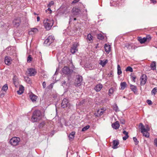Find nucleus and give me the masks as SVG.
<instances>
[{"instance_id": "obj_1", "label": "nucleus", "mask_w": 157, "mask_h": 157, "mask_svg": "<svg viewBox=\"0 0 157 157\" xmlns=\"http://www.w3.org/2000/svg\"><path fill=\"white\" fill-rule=\"evenodd\" d=\"M41 118L42 115L41 112L39 110H37L33 112L31 118V120L33 122H36L40 120Z\"/></svg>"}, {"instance_id": "obj_2", "label": "nucleus", "mask_w": 157, "mask_h": 157, "mask_svg": "<svg viewBox=\"0 0 157 157\" xmlns=\"http://www.w3.org/2000/svg\"><path fill=\"white\" fill-rule=\"evenodd\" d=\"M44 26L48 30H50L53 25L54 21L52 19H45L44 21Z\"/></svg>"}, {"instance_id": "obj_3", "label": "nucleus", "mask_w": 157, "mask_h": 157, "mask_svg": "<svg viewBox=\"0 0 157 157\" xmlns=\"http://www.w3.org/2000/svg\"><path fill=\"white\" fill-rule=\"evenodd\" d=\"M62 72L63 74L70 76L71 75L73 71L70 69L69 67L67 66L64 67L62 70Z\"/></svg>"}, {"instance_id": "obj_4", "label": "nucleus", "mask_w": 157, "mask_h": 157, "mask_svg": "<svg viewBox=\"0 0 157 157\" xmlns=\"http://www.w3.org/2000/svg\"><path fill=\"white\" fill-rule=\"evenodd\" d=\"M20 141V139L19 137H13L10 140V144L13 146H16L18 144Z\"/></svg>"}, {"instance_id": "obj_5", "label": "nucleus", "mask_w": 157, "mask_h": 157, "mask_svg": "<svg viewBox=\"0 0 157 157\" xmlns=\"http://www.w3.org/2000/svg\"><path fill=\"white\" fill-rule=\"evenodd\" d=\"M82 77L80 75L76 76L75 84L76 86H79L82 84Z\"/></svg>"}, {"instance_id": "obj_6", "label": "nucleus", "mask_w": 157, "mask_h": 157, "mask_svg": "<svg viewBox=\"0 0 157 157\" xmlns=\"http://www.w3.org/2000/svg\"><path fill=\"white\" fill-rule=\"evenodd\" d=\"M55 38L54 36L52 35L49 36L44 41V44L46 45H49L53 42Z\"/></svg>"}, {"instance_id": "obj_7", "label": "nucleus", "mask_w": 157, "mask_h": 157, "mask_svg": "<svg viewBox=\"0 0 157 157\" xmlns=\"http://www.w3.org/2000/svg\"><path fill=\"white\" fill-rule=\"evenodd\" d=\"M21 22V18L19 17H15L13 21V25L16 27H18L20 25Z\"/></svg>"}, {"instance_id": "obj_8", "label": "nucleus", "mask_w": 157, "mask_h": 157, "mask_svg": "<svg viewBox=\"0 0 157 157\" xmlns=\"http://www.w3.org/2000/svg\"><path fill=\"white\" fill-rule=\"evenodd\" d=\"M70 103L68 100L66 98H64L62 100L61 105V107L63 108H65L68 107L70 105Z\"/></svg>"}, {"instance_id": "obj_9", "label": "nucleus", "mask_w": 157, "mask_h": 157, "mask_svg": "<svg viewBox=\"0 0 157 157\" xmlns=\"http://www.w3.org/2000/svg\"><path fill=\"white\" fill-rule=\"evenodd\" d=\"M124 2V0H111L110 2V6H114L115 4L119 5L122 4Z\"/></svg>"}, {"instance_id": "obj_10", "label": "nucleus", "mask_w": 157, "mask_h": 157, "mask_svg": "<svg viewBox=\"0 0 157 157\" xmlns=\"http://www.w3.org/2000/svg\"><path fill=\"white\" fill-rule=\"evenodd\" d=\"M147 77L146 75L145 74L142 75L140 77V82L141 85H144L147 81Z\"/></svg>"}, {"instance_id": "obj_11", "label": "nucleus", "mask_w": 157, "mask_h": 157, "mask_svg": "<svg viewBox=\"0 0 157 157\" xmlns=\"http://www.w3.org/2000/svg\"><path fill=\"white\" fill-rule=\"evenodd\" d=\"M28 74L29 76H34L36 73V70L33 68H29L28 69Z\"/></svg>"}, {"instance_id": "obj_12", "label": "nucleus", "mask_w": 157, "mask_h": 157, "mask_svg": "<svg viewBox=\"0 0 157 157\" xmlns=\"http://www.w3.org/2000/svg\"><path fill=\"white\" fill-rule=\"evenodd\" d=\"M78 44L75 43L71 46L70 51L72 54H75L76 52L78 51Z\"/></svg>"}, {"instance_id": "obj_13", "label": "nucleus", "mask_w": 157, "mask_h": 157, "mask_svg": "<svg viewBox=\"0 0 157 157\" xmlns=\"http://www.w3.org/2000/svg\"><path fill=\"white\" fill-rule=\"evenodd\" d=\"M80 10L78 8L76 7H73L72 10V13L73 15H77L79 13Z\"/></svg>"}, {"instance_id": "obj_14", "label": "nucleus", "mask_w": 157, "mask_h": 157, "mask_svg": "<svg viewBox=\"0 0 157 157\" xmlns=\"http://www.w3.org/2000/svg\"><path fill=\"white\" fill-rule=\"evenodd\" d=\"M103 86L102 84L101 83L97 84L96 85L94 88V90L97 92L101 90Z\"/></svg>"}, {"instance_id": "obj_15", "label": "nucleus", "mask_w": 157, "mask_h": 157, "mask_svg": "<svg viewBox=\"0 0 157 157\" xmlns=\"http://www.w3.org/2000/svg\"><path fill=\"white\" fill-rule=\"evenodd\" d=\"M112 128L115 129H118L120 126L119 122L118 121H116L115 122L113 123L112 125Z\"/></svg>"}, {"instance_id": "obj_16", "label": "nucleus", "mask_w": 157, "mask_h": 157, "mask_svg": "<svg viewBox=\"0 0 157 157\" xmlns=\"http://www.w3.org/2000/svg\"><path fill=\"white\" fill-rule=\"evenodd\" d=\"M13 83L15 85V86L16 87L19 84L18 82V78L16 75L14 76L13 78Z\"/></svg>"}, {"instance_id": "obj_17", "label": "nucleus", "mask_w": 157, "mask_h": 157, "mask_svg": "<svg viewBox=\"0 0 157 157\" xmlns=\"http://www.w3.org/2000/svg\"><path fill=\"white\" fill-rule=\"evenodd\" d=\"M119 143L118 140H113V146L112 148L113 149L117 148L118 147L117 146L119 144Z\"/></svg>"}, {"instance_id": "obj_18", "label": "nucleus", "mask_w": 157, "mask_h": 157, "mask_svg": "<svg viewBox=\"0 0 157 157\" xmlns=\"http://www.w3.org/2000/svg\"><path fill=\"white\" fill-rule=\"evenodd\" d=\"M4 61L5 63L8 65L11 64V59L8 56H6L5 58Z\"/></svg>"}, {"instance_id": "obj_19", "label": "nucleus", "mask_w": 157, "mask_h": 157, "mask_svg": "<svg viewBox=\"0 0 157 157\" xmlns=\"http://www.w3.org/2000/svg\"><path fill=\"white\" fill-rule=\"evenodd\" d=\"M105 51L107 53H109L111 50V47L109 45L105 44L104 47Z\"/></svg>"}, {"instance_id": "obj_20", "label": "nucleus", "mask_w": 157, "mask_h": 157, "mask_svg": "<svg viewBox=\"0 0 157 157\" xmlns=\"http://www.w3.org/2000/svg\"><path fill=\"white\" fill-rule=\"evenodd\" d=\"M29 97L33 102H35L37 98V96L33 94L30 95Z\"/></svg>"}, {"instance_id": "obj_21", "label": "nucleus", "mask_w": 157, "mask_h": 157, "mask_svg": "<svg viewBox=\"0 0 157 157\" xmlns=\"http://www.w3.org/2000/svg\"><path fill=\"white\" fill-rule=\"evenodd\" d=\"M138 40L141 44H143L146 41L145 37L142 38L141 37H138Z\"/></svg>"}, {"instance_id": "obj_22", "label": "nucleus", "mask_w": 157, "mask_h": 157, "mask_svg": "<svg viewBox=\"0 0 157 157\" xmlns=\"http://www.w3.org/2000/svg\"><path fill=\"white\" fill-rule=\"evenodd\" d=\"M24 90V87L22 86H20L19 90L17 91V93L19 94H22Z\"/></svg>"}, {"instance_id": "obj_23", "label": "nucleus", "mask_w": 157, "mask_h": 157, "mask_svg": "<svg viewBox=\"0 0 157 157\" xmlns=\"http://www.w3.org/2000/svg\"><path fill=\"white\" fill-rule=\"evenodd\" d=\"M108 62V60L106 59L105 61L102 60H100L99 64H100L103 67H104L106 64Z\"/></svg>"}, {"instance_id": "obj_24", "label": "nucleus", "mask_w": 157, "mask_h": 157, "mask_svg": "<svg viewBox=\"0 0 157 157\" xmlns=\"http://www.w3.org/2000/svg\"><path fill=\"white\" fill-rule=\"evenodd\" d=\"M139 128L141 130V132H143L145 131L146 129L145 128L144 126L142 123H140L139 125Z\"/></svg>"}, {"instance_id": "obj_25", "label": "nucleus", "mask_w": 157, "mask_h": 157, "mask_svg": "<svg viewBox=\"0 0 157 157\" xmlns=\"http://www.w3.org/2000/svg\"><path fill=\"white\" fill-rule=\"evenodd\" d=\"M130 86V89L132 91H133L134 93H135L136 92L137 88L136 86L131 84Z\"/></svg>"}, {"instance_id": "obj_26", "label": "nucleus", "mask_w": 157, "mask_h": 157, "mask_svg": "<svg viewBox=\"0 0 157 157\" xmlns=\"http://www.w3.org/2000/svg\"><path fill=\"white\" fill-rule=\"evenodd\" d=\"M127 83L125 82H123L121 83L120 86L121 89L124 90L127 86Z\"/></svg>"}, {"instance_id": "obj_27", "label": "nucleus", "mask_w": 157, "mask_h": 157, "mask_svg": "<svg viewBox=\"0 0 157 157\" xmlns=\"http://www.w3.org/2000/svg\"><path fill=\"white\" fill-rule=\"evenodd\" d=\"M75 135V132H72L69 135V138L70 140L73 139L74 138Z\"/></svg>"}, {"instance_id": "obj_28", "label": "nucleus", "mask_w": 157, "mask_h": 157, "mask_svg": "<svg viewBox=\"0 0 157 157\" xmlns=\"http://www.w3.org/2000/svg\"><path fill=\"white\" fill-rule=\"evenodd\" d=\"M132 44H126L125 45V47L128 50L132 49Z\"/></svg>"}, {"instance_id": "obj_29", "label": "nucleus", "mask_w": 157, "mask_h": 157, "mask_svg": "<svg viewBox=\"0 0 157 157\" xmlns=\"http://www.w3.org/2000/svg\"><path fill=\"white\" fill-rule=\"evenodd\" d=\"M93 36L91 35V34L89 33L87 35V39L89 40L90 42H91L93 41Z\"/></svg>"}, {"instance_id": "obj_30", "label": "nucleus", "mask_w": 157, "mask_h": 157, "mask_svg": "<svg viewBox=\"0 0 157 157\" xmlns=\"http://www.w3.org/2000/svg\"><path fill=\"white\" fill-rule=\"evenodd\" d=\"M143 134L144 136L145 137H148L149 136V134L147 132V130L146 129L143 132H141Z\"/></svg>"}, {"instance_id": "obj_31", "label": "nucleus", "mask_w": 157, "mask_h": 157, "mask_svg": "<svg viewBox=\"0 0 157 157\" xmlns=\"http://www.w3.org/2000/svg\"><path fill=\"white\" fill-rule=\"evenodd\" d=\"M150 67L151 69L154 70L156 68V63L155 61L153 62L150 65Z\"/></svg>"}, {"instance_id": "obj_32", "label": "nucleus", "mask_w": 157, "mask_h": 157, "mask_svg": "<svg viewBox=\"0 0 157 157\" xmlns=\"http://www.w3.org/2000/svg\"><path fill=\"white\" fill-rule=\"evenodd\" d=\"M117 74L118 75H120L122 73V71L121 69V67L119 65H117Z\"/></svg>"}, {"instance_id": "obj_33", "label": "nucleus", "mask_w": 157, "mask_h": 157, "mask_svg": "<svg viewBox=\"0 0 157 157\" xmlns=\"http://www.w3.org/2000/svg\"><path fill=\"white\" fill-rule=\"evenodd\" d=\"M8 89V85L7 84L4 85L2 87V90L5 91H6Z\"/></svg>"}, {"instance_id": "obj_34", "label": "nucleus", "mask_w": 157, "mask_h": 157, "mask_svg": "<svg viewBox=\"0 0 157 157\" xmlns=\"http://www.w3.org/2000/svg\"><path fill=\"white\" fill-rule=\"evenodd\" d=\"M157 92V87H155L151 91V93L152 94H154L155 95Z\"/></svg>"}, {"instance_id": "obj_35", "label": "nucleus", "mask_w": 157, "mask_h": 157, "mask_svg": "<svg viewBox=\"0 0 157 157\" xmlns=\"http://www.w3.org/2000/svg\"><path fill=\"white\" fill-rule=\"evenodd\" d=\"M114 89L113 87L111 88L109 90V94L111 96L113 93Z\"/></svg>"}, {"instance_id": "obj_36", "label": "nucleus", "mask_w": 157, "mask_h": 157, "mask_svg": "<svg viewBox=\"0 0 157 157\" xmlns=\"http://www.w3.org/2000/svg\"><path fill=\"white\" fill-rule=\"evenodd\" d=\"M126 71H129L130 72H132L133 71L132 68L130 66L128 67L126 69Z\"/></svg>"}, {"instance_id": "obj_37", "label": "nucleus", "mask_w": 157, "mask_h": 157, "mask_svg": "<svg viewBox=\"0 0 157 157\" xmlns=\"http://www.w3.org/2000/svg\"><path fill=\"white\" fill-rule=\"evenodd\" d=\"M90 127V126L89 125H87L85 127H83L82 130V132H84L86 131V130H87Z\"/></svg>"}, {"instance_id": "obj_38", "label": "nucleus", "mask_w": 157, "mask_h": 157, "mask_svg": "<svg viewBox=\"0 0 157 157\" xmlns=\"http://www.w3.org/2000/svg\"><path fill=\"white\" fill-rule=\"evenodd\" d=\"M146 41L149 42L151 39V36L149 35H147L145 37Z\"/></svg>"}, {"instance_id": "obj_39", "label": "nucleus", "mask_w": 157, "mask_h": 157, "mask_svg": "<svg viewBox=\"0 0 157 157\" xmlns=\"http://www.w3.org/2000/svg\"><path fill=\"white\" fill-rule=\"evenodd\" d=\"M32 58L31 57V55H29L27 58V62H30L32 61Z\"/></svg>"}, {"instance_id": "obj_40", "label": "nucleus", "mask_w": 157, "mask_h": 157, "mask_svg": "<svg viewBox=\"0 0 157 157\" xmlns=\"http://www.w3.org/2000/svg\"><path fill=\"white\" fill-rule=\"evenodd\" d=\"M98 38L99 39L101 40L104 38V36L102 34H99L98 35Z\"/></svg>"}, {"instance_id": "obj_41", "label": "nucleus", "mask_w": 157, "mask_h": 157, "mask_svg": "<svg viewBox=\"0 0 157 157\" xmlns=\"http://www.w3.org/2000/svg\"><path fill=\"white\" fill-rule=\"evenodd\" d=\"M104 113V111H101L99 110H98L97 111V113L99 114V116H100L101 115H102Z\"/></svg>"}, {"instance_id": "obj_42", "label": "nucleus", "mask_w": 157, "mask_h": 157, "mask_svg": "<svg viewBox=\"0 0 157 157\" xmlns=\"http://www.w3.org/2000/svg\"><path fill=\"white\" fill-rule=\"evenodd\" d=\"M133 140L135 142V144L136 145H137L138 144L139 141L135 137H133Z\"/></svg>"}, {"instance_id": "obj_43", "label": "nucleus", "mask_w": 157, "mask_h": 157, "mask_svg": "<svg viewBox=\"0 0 157 157\" xmlns=\"http://www.w3.org/2000/svg\"><path fill=\"white\" fill-rule=\"evenodd\" d=\"M25 79L26 81L28 83H30L31 82L30 78L28 77H25Z\"/></svg>"}, {"instance_id": "obj_44", "label": "nucleus", "mask_w": 157, "mask_h": 157, "mask_svg": "<svg viewBox=\"0 0 157 157\" xmlns=\"http://www.w3.org/2000/svg\"><path fill=\"white\" fill-rule=\"evenodd\" d=\"M30 32H33L34 33H37L38 32V30L36 28H33L31 29Z\"/></svg>"}, {"instance_id": "obj_45", "label": "nucleus", "mask_w": 157, "mask_h": 157, "mask_svg": "<svg viewBox=\"0 0 157 157\" xmlns=\"http://www.w3.org/2000/svg\"><path fill=\"white\" fill-rule=\"evenodd\" d=\"M147 102L149 105H151L152 104V102L150 100H147Z\"/></svg>"}, {"instance_id": "obj_46", "label": "nucleus", "mask_w": 157, "mask_h": 157, "mask_svg": "<svg viewBox=\"0 0 157 157\" xmlns=\"http://www.w3.org/2000/svg\"><path fill=\"white\" fill-rule=\"evenodd\" d=\"M154 145L157 147V138L154 139Z\"/></svg>"}, {"instance_id": "obj_47", "label": "nucleus", "mask_w": 157, "mask_h": 157, "mask_svg": "<svg viewBox=\"0 0 157 157\" xmlns=\"http://www.w3.org/2000/svg\"><path fill=\"white\" fill-rule=\"evenodd\" d=\"M54 2L53 1H51L50 3L48 5V7H50L51 6H52L54 4Z\"/></svg>"}, {"instance_id": "obj_48", "label": "nucleus", "mask_w": 157, "mask_h": 157, "mask_svg": "<svg viewBox=\"0 0 157 157\" xmlns=\"http://www.w3.org/2000/svg\"><path fill=\"white\" fill-rule=\"evenodd\" d=\"M131 78L133 80V82H135V80L136 79V77L135 76H131Z\"/></svg>"}, {"instance_id": "obj_49", "label": "nucleus", "mask_w": 157, "mask_h": 157, "mask_svg": "<svg viewBox=\"0 0 157 157\" xmlns=\"http://www.w3.org/2000/svg\"><path fill=\"white\" fill-rule=\"evenodd\" d=\"M42 86L43 88H45L46 87V83L45 82H44L42 83Z\"/></svg>"}, {"instance_id": "obj_50", "label": "nucleus", "mask_w": 157, "mask_h": 157, "mask_svg": "<svg viewBox=\"0 0 157 157\" xmlns=\"http://www.w3.org/2000/svg\"><path fill=\"white\" fill-rule=\"evenodd\" d=\"M123 133L125 135V136H128V133L126 131H124L123 132Z\"/></svg>"}, {"instance_id": "obj_51", "label": "nucleus", "mask_w": 157, "mask_h": 157, "mask_svg": "<svg viewBox=\"0 0 157 157\" xmlns=\"http://www.w3.org/2000/svg\"><path fill=\"white\" fill-rule=\"evenodd\" d=\"M132 49H135L136 48H137V47L135 45L133 44H132Z\"/></svg>"}, {"instance_id": "obj_52", "label": "nucleus", "mask_w": 157, "mask_h": 157, "mask_svg": "<svg viewBox=\"0 0 157 157\" xmlns=\"http://www.w3.org/2000/svg\"><path fill=\"white\" fill-rule=\"evenodd\" d=\"M129 136H123V140H126L128 137Z\"/></svg>"}, {"instance_id": "obj_53", "label": "nucleus", "mask_w": 157, "mask_h": 157, "mask_svg": "<svg viewBox=\"0 0 157 157\" xmlns=\"http://www.w3.org/2000/svg\"><path fill=\"white\" fill-rule=\"evenodd\" d=\"M79 0H74V1L72 2V3H76V2H78Z\"/></svg>"}, {"instance_id": "obj_54", "label": "nucleus", "mask_w": 157, "mask_h": 157, "mask_svg": "<svg viewBox=\"0 0 157 157\" xmlns=\"http://www.w3.org/2000/svg\"><path fill=\"white\" fill-rule=\"evenodd\" d=\"M108 75H109V77H112L113 76V72H111L110 74H108Z\"/></svg>"}, {"instance_id": "obj_55", "label": "nucleus", "mask_w": 157, "mask_h": 157, "mask_svg": "<svg viewBox=\"0 0 157 157\" xmlns=\"http://www.w3.org/2000/svg\"><path fill=\"white\" fill-rule=\"evenodd\" d=\"M66 81H63L62 82V85L63 86L64 85H65L66 84Z\"/></svg>"}, {"instance_id": "obj_56", "label": "nucleus", "mask_w": 157, "mask_h": 157, "mask_svg": "<svg viewBox=\"0 0 157 157\" xmlns=\"http://www.w3.org/2000/svg\"><path fill=\"white\" fill-rule=\"evenodd\" d=\"M40 20V17H39L38 16L37 17V21H39Z\"/></svg>"}, {"instance_id": "obj_57", "label": "nucleus", "mask_w": 157, "mask_h": 157, "mask_svg": "<svg viewBox=\"0 0 157 157\" xmlns=\"http://www.w3.org/2000/svg\"><path fill=\"white\" fill-rule=\"evenodd\" d=\"M121 123L122 124H125V121L123 120L121 121Z\"/></svg>"}, {"instance_id": "obj_58", "label": "nucleus", "mask_w": 157, "mask_h": 157, "mask_svg": "<svg viewBox=\"0 0 157 157\" xmlns=\"http://www.w3.org/2000/svg\"><path fill=\"white\" fill-rule=\"evenodd\" d=\"M151 1L152 2L154 3H155L156 2V1L155 0H151Z\"/></svg>"}, {"instance_id": "obj_59", "label": "nucleus", "mask_w": 157, "mask_h": 157, "mask_svg": "<svg viewBox=\"0 0 157 157\" xmlns=\"http://www.w3.org/2000/svg\"><path fill=\"white\" fill-rule=\"evenodd\" d=\"M72 20H73L72 18L71 17H70V19H69V21L70 22H71V21H72Z\"/></svg>"}, {"instance_id": "obj_60", "label": "nucleus", "mask_w": 157, "mask_h": 157, "mask_svg": "<svg viewBox=\"0 0 157 157\" xmlns=\"http://www.w3.org/2000/svg\"><path fill=\"white\" fill-rule=\"evenodd\" d=\"M4 95V94L1 93L0 95V96L1 97H3Z\"/></svg>"}, {"instance_id": "obj_61", "label": "nucleus", "mask_w": 157, "mask_h": 157, "mask_svg": "<svg viewBox=\"0 0 157 157\" xmlns=\"http://www.w3.org/2000/svg\"><path fill=\"white\" fill-rule=\"evenodd\" d=\"M118 109V107L117 106L116 108H115L114 109L115 110V111H117V109Z\"/></svg>"}, {"instance_id": "obj_62", "label": "nucleus", "mask_w": 157, "mask_h": 157, "mask_svg": "<svg viewBox=\"0 0 157 157\" xmlns=\"http://www.w3.org/2000/svg\"><path fill=\"white\" fill-rule=\"evenodd\" d=\"M48 10H49V11H50L51 12H52V10H51V9H50V8H48Z\"/></svg>"}, {"instance_id": "obj_63", "label": "nucleus", "mask_w": 157, "mask_h": 157, "mask_svg": "<svg viewBox=\"0 0 157 157\" xmlns=\"http://www.w3.org/2000/svg\"><path fill=\"white\" fill-rule=\"evenodd\" d=\"M73 20L74 21H75L76 20V18H74V19H73Z\"/></svg>"}, {"instance_id": "obj_64", "label": "nucleus", "mask_w": 157, "mask_h": 157, "mask_svg": "<svg viewBox=\"0 0 157 157\" xmlns=\"http://www.w3.org/2000/svg\"><path fill=\"white\" fill-rule=\"evenodd\" d=\"M34 14L35 15H37V14L35 13H34Z\"/></svg>"}]
</instances>
